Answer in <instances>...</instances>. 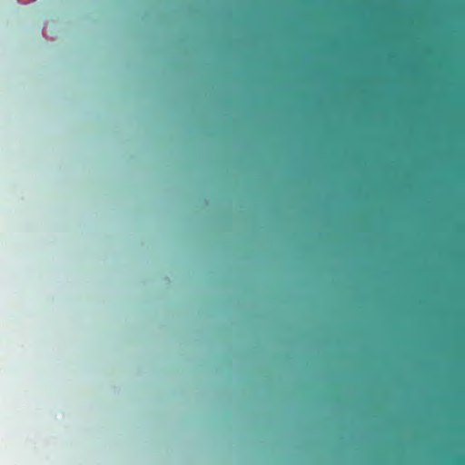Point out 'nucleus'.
Masks as SVG:
<instances>
[{"label": "nucleus", "mask_w": 465, "mask_h": 465, "mask_svg": "<svg viewBox=\"0 0 465 465\" xmlns=\"http://www.w3.org/2000/svg\"><path fill=\"white\" fill-rule=\"evenodd\" d=\"M457 462L459 464H462L464 462V459L462 457H460V458L458 459Z\"/></svg>", "instance_id": "1"}]
</instances>
